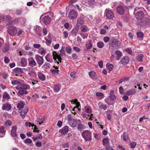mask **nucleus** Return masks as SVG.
<instances>
[{
    "instance_id": "1",
    "label": "nucleus",
    "mask_w": 150,
    "mask_h": 150,
    "mask_svg": "<svg viewBox=\"0 0 150 150\" xmlns=\"http://www.w3.org/2000/svg\"><path fill=\"white\" fill-rule=\"evenodd\" d=\"M30 88V86L28 85L23 84L17 89L18 90L17 94L18 96H21L24 94L27 95L28 93V92L27 90Z\"/></svg>"
},
{
    "instance_id": "2",
    "label": "nucleus",
    "mask_w": 150,
    "mask_h": 150,
    "mask_svg": "<svg viewBox=\"0 0 150 150\" xmlns=\"http://www.w3.org/2000/svg\"><path fill=\"white\" fill-rule=\"evenodd\" d=\"M110 44L111 45V49L112 50L117 49L121 46L120 42L113 38L110 39Z\"/></svg>"
},
{
    "instance_id": "3",
    "label": "nucleus",
    "mask_w": 150,
    "mask_h": 150,
    "mask_svg": "<svg viewBox=\"0 0 150 150\" xmlns=\"http://www.w3.org/2000/svg\"><path fill=\"white\" fill-rule=\"evenodd\" d=\"M82 137L86 142L90 141L91 140V133L89 131H84L81 134Z\"/></svg>"
},
{
    "instance_id": "4",
    "label": "nucleus",
    "mask_w": 150,
    "mask_h": 150,
    "mask_svg": "<svg viewBox=\"0 0 150 150\" xmlns=\"http://www.w3.org/2000/svg\"><path fill=\"white\" fill-rule=\"evenodd\" d=\"M46 14H42L40 17V20L41 22H42L45 25L49 24L51 21V18L48 16H46Z\"/></svg>"
},
{
    "instance_id": "5",
    "label": "nucleus",
    "mask_w": 150,
    "mask_h": 150,
    "mask_svg": "<svg viewBox=\"0 0 150 150\" xmlns=\"http://www.w3.org/2000/svg\"><path fill=\"white\" fill-rule=\"evenodd\" d=\"M105 14L108 19H112L114 17L113 12L112 11L108 10L107 9L105 11Z\"/></svg>"
},
{
    "instance_id": "6",
    "label": "nucleus",
    "mask_w": 150,
    "mask_h": 150,
    "mask_svg": "<svg viewBox=\"0 0 150 150\" xmlns=\"http://www.w3.org/2000/svg\"><path fill=\"white\" fill-rule=\"evenodd\" d=\"M8 32L11 35L13 36L17 33V30L14 26H11L8 29Z\"/></svg>"
},
{
    "instance_id": "7",
    "label": "nucleus",
    "mask_w": 150,
    "mask_h": 150,
    "mask_svg": "<svg viewBox=\"0 0 150 150\" xmlns=\"http://www.w3.org/2000/svg\"><path fill=\"white\" fill-rule=\"evenodd\" d=\"M42 57H41L38 54L35 55V59L39 65V67H40L43 63L44 59Z\"/></svg>"
},
{
    "instance_id": "8",
    "label": "nucleus",
    "mask_w": 150,
    "mask_h": 150,
    "mask_svg": "<svg viewBox=\"0 0 150 150\" xmlns=\"http://www.w3.org/2000/svg\"><path fill=\"white\" fill-rule=\"evenodd\" d=\"M77 13L73 10L70 11L69 13V17L71 19H74L77 17Z\"/></svg>"
},
{
    "instance_id": "9",
    "label": "nucleus",
    "mask_w": 150,
    "mask_h": 150,
    "mask_svg": "<svg viewBox=\"0 0 150 150\" xmlns=\"http://www.w3.org/2000/svg\"><path fill=\"white\" fill-rule=\"evenodd\" d=\"M11 108V106L8 102H6L3 104L2 107V109L3 110L8 111Z\"/></svg>"
},
{
    "instance_id": "10",
    "label": "nucleus",
    "mask_w": 150,
    "mask_h": 150,
    "mask_svg": "<svg viewBox=\"0 0 150 150\" xmlns=\"http://www.w3.org/2000/svg\"><path fill=\"white\" fill-rule=\"evenodd\" d=\"M117 12L120 15H122L125 13L124 8L122 6H118L117 7Z\"/></svg>"
},
{
    "instance_id": "11",
    "label": "nucleus",
    "mask_w": 150,
    "mask_h": 150,
    "mask_svg": "<svg viewBox=\"0 0 150 150\" xmlns=\"http://www.w3.org/2000/svg\"><path fill=\"white\" fill-rule=\"evenodd\" d=\"M29 66L33 67L36 65V63L34 59L31 57L28 59Z\"/></svg>"
},
{
    "instance_id": "12",
    "label": "nucleus",
    "mask_w": 150,
    "mask_h": 150,
    "mask_svg": "<svg viewBox=\"0 0 150 150\" xmlns=\"http://www.w3.org/2000/svg\"><path fill=\"white\" fill-rule=\"evenodd\" d=\"M129 59L127 56H125L123 57L121 60V63L124 65H126L129 62Z\"/></svg>"
},
{
    "instance_id": "13",
    "label": "nucleus",
    "mask_w": 150,
    "mask_h": 150,
    "mask_svg": "<svg viewBox=\"0 0 150 150\" xmlns=\"http://www.w3.org/2000/svg\"><path fill=\"white\" fill-rule=\"evenodd\" d=\"M84 23V21L82 17H80L77 19L76 26L79 27L83 25Z\"/></svg>"
},
{
    "instance_id": "14",
    "label": "nucleus",
    "mask_w": 150,
    "mask_h": 150,
    "mask_svg": "<svg viewBox=\"0 0 150 150\" xmlns=\"http://www.w3.org/2000/svg\"><path fill=\"white\" fill-rule=\"evenodd\" d=\"M69 131L68 127L67 126H64L63 128L59 130V133L63 134H65L68 132Z\"/></svg>"
},
{
    "instance_id": "15",
    "label": "nucleus",
    "mask_w": 150,
    "mask_h": 150,
    "mask_svg": "<svg viewBox=\"0 0 150 150\" xmlns=\"http://www.w3.org/2000/svg\"><path fill=\"white\" fill-rule=\"evenodd\" d=\"M135 14L136 18L140 20L143 18L144 15V13L142 11H137Z\"/></svg>"
},
{
    "instance_id": "16",
    "label": "nucleus",
    "mask_w": 150,
    "mask_h": 150,
    "mask_svg": "<svg viewBox=\"0 0 150 150\" xmlns=\"http://www.w3.org/2000/svg\"><path fill=\"white\" fill-rule=\"evenodd\" d=\"M17 127L16 126L13 127L11 132V134L12 137H15L17 136V134L16 132Z\"/></svg>"
},
{
    "instance_id": "17",
    "label": "nucleus",
    "mask_w": 150,
    "mask_h": 150,
    "mask_svg": "<svg viewBox=\"0 0 150 150\" xmlns=\"http://www.w3.org/2000/svg\"><path fill=\"white\" fill-rule=\"evenodd\" d=\"M79 29V27L76 26L71 31V34L73 36H76Z\"/></svg>"
},
{
    "instance_id": "18",
    "label": "nucleus",
    "mask_w": 150,
    "mask_h": 150,
    "mask_svg": "<svg viewBox=\"0 0 150 150\" xmlns=\"http://www.w3.org/2000/svg\"><path fill=\"white\" fill-rule=\"evenodd\" d=\"M86 5L91 6L95 4V1L94 0H83Z\"/></svg>"
},
{
    "instance_id": "19",
    "label": "nucleus",
    "mask_w": 150,
    "mask_h": 150,
    "mask_svg": "<svg viewBox=\"0 0 150 150\" xmlns=\"http://www.w3.org/2000/svg\"><path fill=\"white\" fill-rule=\"evenodd\" d=\"M77 122L76 120L74 119L69 122V125L72 127H76L77 125Z\"/></svg>"
},
{
    "instance_id": "20",
    "label": "nucleus",
    "mask_w": 150,
    "mask_h": 150,
    "mask_svg": "<svg viewBox=\"0 0 150 150\" xmlns=\"http://www.w3.org/2000/svg\"><path fill=\"white\" fill-rule=\"evenodd\" d=\"M24 105V102L23 101H21L18 103L17 107L19 110H20L23 108Z\"/></svg>"
},
{
    "instance_id": "21",
    "label": "nucleus",
    "mask_w": 150,
    "mask_h": 150,
    "mask_svg": "<svg viewBox=\"0 0 150 150\" xmlns=\"http://www.w3.org/2000/svg\"><path fill=\"white\" fill-rule=\"evenodd\" d=\"M38 76L39 79L42 81H45V76L44 74L41 72H38Z\"/></svg>"
},
{
    "instance_id": "22",
    "label": "nucleus",
    "mask_w": 150,
    "mask_h": 150,
    "mask_svg": "<svg viewBox=\"0 0 150 150\" xmlns=\"http://www.w3.org/2000/svg\"><path fill=\"white\" fill-rule=\"evenodd\" d=\"M12 84L13 85H17L18 86L16 87V88L17 89L18 87L20 86L21 85H22L23 83H22L19 81L17 80H14V81L12 82Z\"/></svg>"
},
{
    "instance_id": "23",
    "label": "nucleus",
    "mask_w": 150,
    "mask_h": 150,
    "mask_svg": "<svg viewBox=\"0 0 150 150\" xmlns=\"http://www.w3.org/2000/svg\"><path fill=\"white\" fill-rule=\"evenodd\" d=\"M88 74L91 78L92 79H94L96 78V74L94 71H92L89 72Z\"/></svg>"
},
{
    "instance_id": "24",
    "label": "nucleus",
    "mask_w": 150,
    "mask_h": 150,
    "mask_svg": "<svg viewBox=\"0 0 150 150\" xmlns=\"http://www.w3.org/2000/svg\"><path fill=\"white\" fill-rule=\"evenodd\" d=\"M52 56H53V59L54 60L55 63H57L58 64H59V62H57V59L58 54L55 51H53L52 53Z\"/></svg>"
},
{
    "instance_id": "25",
    "label": "nucleus",
    "mask_w": 150,
    "mask_h": 150,
    "mask_svg": "<svg viewBox=\"0 0 150 150\" xmlns=\"http://www.w3.org/2000/svg\"><path fill=\"white\" fill-rule=\"evenodd\" d=\"M136 92V90L135 89H131L125 92L126 94L130 96L134 94Z\"/></svg>"
},
{
    "instance_id": "26",
    "label": "nucleus",
    "mask_w": 150,
    "mask_h": 150,
    "mask_svg": "<svg viewBox=\"0 0 150 150\" xmlns=\"http://www.w3.org/2000/svg\"><path fill=\"white\" fill-rule=\"evenodd\" d=\"M85 127L81 122H80L78 124V126L77 127V129L78 130L81 131L82 130L84 129Z\"/></svg>"
},
{
    "instance_id": "27",
    "label": "nucleus",
    "mask_w": 150,
    "mask_h": 150,
    "mask_svg": "<svg viewBox=\"0 0 150 150\" xmlns=\"http://www.w3.org/2000/svg\"><path fill=\"white\" fill-rule=\"evenodd\" d=\"M114 91L112 90L110 91V93L109 97L112 100H115L116 99V97L114 94Z\"/></svg>"
},
{
    "instance_id": "28",
    "label": "nucleus",
    "mask_w": 150,
    "mask_h": 150,
    "mask_svg": "<svg viewBox=\"0 0 150 150\" xmlns=\"http://www.w3.org/2000/svg\"><path fill=\"white\" fill-rule=\"evenodd\" d=\"M81 32H85L87 31H88L89 30L88 27L85 25L81 26Z\"/></svg>"
},
{
    "instance_id": "29",
    "label": "nucleus",
    "mask_w": 150,
    "mask_h": 150,
    "mask_svg": "<svg viewBox=\"0 0 150 150\" xmlns=\"http://www.w3.org/2000/svg\"><path fill=\"white\" fill-rule=\"evenodd\" d=\"M9 48V44L8 43H6L2 49V51L3 52H5L8 50Z\"/></svg>"
},
{
    "instance_id": "30",
    "label": "nucleus",
    "mask_w": 150,
    "mask_h": 150,
    "mask_svg": "<svg viewBox=\"0 0 150 150\" xmlns=\"http://www.w3.org/2000/svg\"><path fill=\"white\" fill-rule=\"evenodd\" d=\"M18 22V18H16L15 19L9 22L7 24L8 25H13L16 24Z\"/></svg>"
},
{
    "instance_id": "31",
    "label": "nucleus",
    "mask_w": 150,
    "mask_h": 150,
    "mask_svg": "<svg viewBox=\"0 0 150 150\" xmlns=\"http://www.w3.org/2000/svg\"><path fill=\"white\" fill-rule=\"evenodd\" d=\"M13 71L14 72L17 74L23 72V71L19 67L16 68L14 69Z\"/></svg>"
},
{
    "instance_id": "32",
    "label": "nucleus",
    "mask_w": 150,
    "mask_h": 150,
    "mask_svg": "<svg viewBox=\"0 0 150 150\" xmlns=\"http://www.w3.org/2000/svg\"><path fill=\"white\" fill-rule=\"evenodd\" d=\"M21 63L23 67H25L27 65V61L24 58H23L21 59Z\"/></svg>"
},
{
    "instance_id": "33",
    "label": "nucleus",
    "mask_w": 150,
    "mask_h": 150,
    "mask_svg": "<svg viewBox=\"0 0 150 150\" xmlns=\"http://www.w3.org/2000/svg\"><path fill=\"white\" fill-rule=\"evenodd\" d=\"M35 32L36 34L39 35V36H41V30L40 27H38L36 28Z\"/></svg>"
},
{
    "instance_id": "34",
    "label": "nucleus",
    "mask_w": 150,
    "mask_h": 150,
    "mask_svg": "<svg viewBox=\"0 0 150 150\" xmlns=\"http://www.w3.org/2000/svg\"><path fill=\"white\" fill-rule=\"evenodd\" d=\"M85 108L86 113L89 114L92 113V111L90 107L89 106H85Z\"/></svg>"
},
{
    "instance_id": "35",
    "label": "nucleus",
    "mask_w": 150,
    "mask_h": 150,
    "mask_svg": "<svg viewBox=\"0 0 150 150\" xmlns=\"http://www.w3.org/2000/svg\"><path fill=\"white\" fill-rule=\"evenodd\" d=\"M45 117L42 118V117H40L38 118L37 121L39 122L40 125L45 120Z\"/></svg>"
},
{
    "instance_id": "36",
    "label": "nucleus",
    "mask_w": 150,
    "mask_h": 150,
    "mask_svg": "<svg viewBox=\"0 0 150 150\" xmlns=\"http://www.w3.org/2000/svg\"><path fill=\"white\" fill-rule=\"evenodd\" d=\"M137 35L138 38L142 39L143 38L144 34L142 32H138L137 33Z\"/></svg>"
},
{
    "instance_id": "37",
    "label": "nucleus",
    "mask_w": 150,
    "mask_h": 150,
    "mask_svg": "<svg viewBox=\"0 0 150 150\" xmlns=\"http://www.w3.org/2000/svg\"><path fill=\"white\" fill-rule=\"evenodd\" d=\"M46 50H44L42 47H41L39 48L38 50V52L41 55H43L45 53Z\"/></svg>"
},
{
    "instance_id": "38",
    "label": "nucleus",
    "mask_w": 150,
    "mask_h": 150,
    "mask_svg": "<svg viewBox=\"0 0 150 150\" xmlns=\"http://www.w3.org/2000/svg\"><path fill=\"white\" fill-rule=\"evenodd\" d=\"M59 52L60 55H59V56H60V57L65 56L66 54L65 53V52L63 47H62V48L59 51Z\"/></svg>"
},
{
    "instance_id": "39",
    "label": "nucleus",
    "mask_w": 150,
    "mask_h": 150,
    "mask_svg": "<svg viewBox=\"0 0 150 150\" xmlns=\"http://www.w3.org/2000/svg\"><path fill=\"white\" fill-rule=\"evenodd\" d=\"M28 109H25L21 111V115L22 116H24L28 112Z\"/></svg>"
},
{
    "instance_id": "40",
    "label": "nucleus",
    "mask_w": 150,
    "mask_h": 150,
    "mask_svg": "<svg viewBox=\"0 0 150 150\" xmlns=\"http://www.w3.org/2000/svg\"><path fill=\"white\" fill-rule=\"evenodd\" d=\"M79 34L83 39L87 38L88 35V33H84L83 32H81Z\"/></svg>"
},
{
    "instance_id": "41",
    "label": "nucleus",
    "mask_w": 150,
    "mask_h": 150,
    "mask_svg": "<svg viewBox=\"0 0 150 150\" xmlns=\"http://www.w3.org/2000/svg\"><path fill=\"white\" fill-rule=\"evenodd\" d=\"M143 57V55L142 54L139 55L137 57V60L139 62H142L143 61L142 59Z\"/></svg>"
},
{
    "instance_id": "42",
    "label": "nucleus",
    "mask_w": 150,
    "mask_h": 150,
    "mask_svg": "<svg viewBox=\"0 0 150 150\" xmlns=\"http://www.w3.org/2000/svg\"><path fill=\"white\" fill-rule=\"evenodd\" d=\"M3 98L5 99H9L10 98L9 94L6 92H5L3 93Z\"/></svg>"
},
{
    "instance_id": "43",
    "label": "nucleus",
    "mask_w": 150,
    "mask_h": 150,
    "mask_svg": "<svg viewBox=\"0 0 150 150\" xmlns=\"http://www.w3.org/2000/svg\"><path fill=\"white\" fill-rule=\"evenodd\" d=\"M97 46L99 48H101L103 47L104 46V44L103 43L99 41L97 43Z\"/></svg>"
},
{
    "instance_id": "44",
    "label": "nucleus",
    "mask_w": 150,
    "mask_h": 150,
    "mask_svg": "<svg viewBox=\"0 0 150 150\" xmlns=\"http://www.w3.org/2000/svg\"><path fill=\"white\" fill-rule=\"evenodd\" d=\"M60 89V86L59 85H55L54 88V91L55 92H57L59 91Z\"/></svg>"
},
{
    "instance_id": "45",
    "label": "nucleus",
    "mask_w": 150,
    "mask_h": 150,
    "mask_svg": "<svg viewBox=\"0 0 150 150\" xmlns=\"http://www.w3.org/2000/svg\"><path fill=\"white\" fill-rule=\"evenodd\" d=\"M123 137L124 141L127 142L128 141V137L126 133H124L123 135Z\"/></svg>"
},
{
    "instance_id": "46",
    "label": "nucleus",
    "mask_w": 150,
    "mask_h": 150,
    "mask_svg": "<svg viewBox=\"0 0 150 150\" xmlns=\"http://www.w3.org/2000/svg\"><path fill=\"white\" fill-rule=\"evenodd\" d=\"M24 142L26 144H30L32 143V141L30 139L27 138L24 141Z\"/></svg>"
},
{
    "instance_id": "47",
    "label": "nucleus",
    "mask_w": 150,
    "mask_h": 150,
    "mask_svg": "<svg viewBox=\"0 0 150 150\" xmlns=\"http://www.w3.org/2000/svg\"><path fill=\"white\" fill-rule=\"evenodd\" d=\"M106 66L110 71L112 70L113 69V65L112 64H107Z\"/></svg>"
},
{
    "instance_id": "48",
    "label": "nucleus",
    "mask_w": 150,
    "mask_h": 150,
    "mask_svg": "<svg viewBox=\"0 0 150 150\" xmlns=\"http://www.w3.org/2000/svg\"><path fill=\"white\" fill-rule=\"evenodd\" d=\"M89 43L86 45V48L87 49H90L92 46V45L91 44V40H89Z\"/></svg>"
},
{
    "instance_id": "49",
    "label": "nucleus",
    "mask_w": 150,
    "mask_h": 150,
    "mask_svg": "<svg viewBox=\"0 0 150 150\" xmlns=\"http://www.w3.org/2000/svg\"><path fill=\"white\" fill-rule=\"evenodd\" d=\"M109 142L108 139L107 138H105L103 139V145L105 146L106 144Z\"/></svg>"
},
{
    "instance_id": "50",
    "label": "nucleus",
    "mask_w": 150,
    "mask_h": 150,
    "mask_svg": "<svg viewBox=\"0 0 150 150\" xmlns=\"http://www.w3.org/2000/svg\"><path fill=\"white\" fill-rule=\"evenodd\" d=\"M12 124L11 121L9 120H7L5 123V125L6 126H10Z\"/></svg>"
},
{
    "instance_id": "51",
    "label": "nucleus",
    "mask_w": 150,
    "mask_h": 150,
    "mask_svg": "<svg viewBox=\"0 0 150 150\" xmlns=\"http://www.w3.org/2000/svg\"><path fill=\"white\" fill-rule=\"evenodd\" d=\"M115 54L118 57H120L122 56V53L119 50H116L115 52Z\"/></svg>"
},
{
    "instance_id": "52",
    "label": "nucleus",
    "mask_w": 150,
    "mask_h": 150,
    "mask_svg": "<svg viewBox=\"0 0 150 150\" xmlns=\"http://www.w3.org/2000/svg\"><path fill=\"white\" fill-rule=\"evenodd\" d=\"M32 127L34 126V129L33 130V132H36L38 133L39 132V130H38V128H37V127L34 124L31 125Z\"/></svg>"
},
{
    "instance_id": "53",
    "label": "nucleus",
    "mask_w": 150,
    "mask_h": 150,
    "mask_svg": "<svg viewBox=\"0 0 150 150\" xmlns=\"http://www.w3.org/2000/svg\"><path fill=\"white\" fill-rule=\"evenodd\" d=\"M5 127L2 126L0 127V133L2 134L4 133L5 132Z\"/></svg>"
},
{
    "instance_id": "54",
    "label": "nucleus",
    "mask_w": 150,
    "mask_h": 150,
    "mask_svg": "<svg viewBox=\"0 0 150 150\" xmlns=\"http://www.w3.org/2000/svg\"><path fill=\"white\" fill-rule=\"evenodd\" d=\"M103 40L105 42H107L110 40V38L106 36L103 38Z\"/></svg>"
},
{
    "instance_id": "55",
    "label": "nucleus",
    "mask_w": 150,
    "mask_h": 150,
    "mask_svg": "<svg viewBox=\"0 0 150 150\" xmlns=\"http://www.w3.org/2000/svg\"><path fill=\"white\" fill-rule=\"evenodd\" d=\"M62 147L64 148H68L69 147V144L68 143H64L62 144Z\"/></svg>"
},
{
    "instance_id": "56",
    "label": "nucleus",
    "mask_w": 150,
    "mask_h": 150,
    "mask_svg": "<svg viewBox=\"0 0 150 150\" xmlns=\"http://www.w3.org/2000/svg\"><path fill=\"white\" fill-rule=\"evenodd\" d=\"M131 147L132 149L134 148L136 145V143L135 142H131L130 144Z\"/></svg>"
},
{
    "instance_id": "57",
    "label": "nucleus",
    "mask_w": 150,
    "mask_h": 150,
    "mask_svg": "<svg viewBox=\"0 0 150 150\" xmlns=\"http://www.w3.org/2000/svg\"><path fill=\"white\" fill-rule=\"evenodd\" d=\"M99 107L101 109H103L104 110H106L107 109L106 106L104 105H101L99 106Z\"/></svg>"
},
{
    "instance_id": "58",
    "label": "nucleus",
    "mask_w": 150,
    "mask_h": 150,
    "mask_svg": "<svg viewBox=\"0 0 150 150\" xmlns=\"http://www.w3.org/2000/svg\"><path fill=\"white\" fill-rule=\"evenodd\" d=\"M67 118L68 122H70V121L72 120V119H74L73 118H71V114H69L68 115Z\"/></svg>"
},
{
    "instance_id": "59",
    "label": "nucleus",
    "mask_w": 150,
    "mask_h": 150,
    "mask_svg": "<svg viewBox=\"0 0 150 150\" xmlns=\"http://www.w3.org/2000/svg\"><path fill=\"white\" fill-rule=\"evenodd\" d=\"M58 70H56L55 69H52L51 70V72L52 74H58Z\"/></svg>"
},
{
    "instance_id": "60",
    "label": "nucleus",
    "mask_w": 150,
    "mask_h": 150,
    "mask_svg": "<svg viewBox=\"0 0 150 150\" xmlns=\"http://www.w3.org/2000/svg\"><path fill=\"white\" fill-rule=\"evenodd\" d=\"M12 19V17L9 15H7L6 16V20L8 21H11Z\"/></svg>"
},
{
    "instance_id": "61",
    "label": "nucleus",
    "mask_w": 150,
    "mask_h": 150,
    "mask_svg": "<svg viewBox=\"0 0 150 150\" xmlns=\"http://www.w3.org/2000/svg\"><path fill=\"white\" fill-rule=\"evenodd\" d=\"M66 50L67 53H70L71 52V47H68L66 48Z\"/></svg>"
},
{
    "instance_id": "62",
    "label": "nucleus",
    "mask_w": 150,
    "mask_h": 150,
    "mask_svg": "<svg viewBox=\"0 0 150 150\" xmlns=\"http://www.w3.org/2000/svg\"><path fill=\"white\" fill-rule=\"evenodd\" d=\"M98 64L99 65V67L100 68H102L103 66V62L102 60H101L99 61L98 62Z\"/></svg>"
},
{
    "instance_id": "63",
    "label": "nucleus",
    "mask_w": 150,
    "mask_h": 150,
    "mask_svg": "<svg viewBox=\"0 0 150 150\" xmlns=\"http://www.w3.org/2000/svg\"><path fill=\"white\" fill-rule=\"evenodd\" d=\"M73 49L76 52H80L81 50L80 48L76 47H73Z\"/></svg>"
},
{
    "instance_id": "64",
    "label": "nucleus",
    "mask_w": 150,
    "mask_h": 150,
    "mask_svg": "<svg viewBox=\"0 0 150 150\" xmlns=\"http://www.w3.org/2000/svg\"><path fill=\"white\" fill-rule=\"evenodd\" d=\"M110 146H106L105 150H114Z\"/></svg>"
}]
</instances>
